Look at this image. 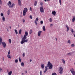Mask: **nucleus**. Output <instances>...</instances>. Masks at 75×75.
<instances>
[{"instance_id": "obj_1", "label": "nucleus", "mask_w": 75, "mask_h": 75, "mask_svg": "<svg viewBox=\"0 0 75 75\" xmlns=\"http://www.w3.org/2000/svg\"><path fill=\"white\" fill-rule=\"evenodd\" d=\"M25 35L23 36V37L22 38L21 41V44H23L25 42H27L28 41V40L27 39V36H28V33L27 32L25 31Z\"/></svg>"}, {"instance_id": "obj_2", "label": "nucleus", "mask_w": 75, "mask_h": 75, "mask_svg": "<svg viewBox=\"0 0 75 75\" xmlns=\"http://www.w3.org/2000/svg\"><path fill=\"white\" fill-rule=\"evenodd\" d=\"M28 11V9L27 8H25L23 9V16H25V14H26V13Z\"/></svg>"}, {"instance_id": "obj_3", "label": "nucleus", "mask_w": 75, "mask_h": 75, "mask_svg": "<svg viewBox=\"0 0 75 75\" xmlns=\"http://www.w3.org/2000/svg\"><path fill=\"white\" fill-rule=\"evenodd\" d=\"M70 71L71 72V73L72 74V75H75V72L74 70L73 69V68H72L70 69Z\"/></svg>"}, {"instance_id": "obj_4", "label": "nucleus", "mask_w": 75, "mask_h": 75, "mask_svg": "<svg viewBox=\"0 0 75 75\" xmlns=\"http://www.w3.org/2000/svg\"><path fill=\"white\" fill-rule=\"evenodd\" d=\"M40 11L41 13H44V10L43 7H41L40 8Z\"/></svg>"}, {"instance_id": "obj_5", "label": "nucleus", "mask_w": 75, "mask_h": 75, "mask_svg": "<svg viewBox=\"0 0 75 75\" xmlns=\"http://www.w3.org/2000/svg\"><path fill=\"white\" fill-rule=\"evenodd\" d=\"M59 71H60L59 73L61 74H62V71H63V68H62V67H60Z\"/></svg>"}, {"instance_id": "obj_6", "label": "nucleus", "mask_w": 75, "mask_h": 75, "mask_svg": "<svg viewBox=\"0 0 75 75\" xmlns=\"http://www.w3.org/2000/svg\"><path fill=\"white\" fill-rule=\"evenodd\" d=\"M7 5L8 6H9V8H12L13 7H14V6L15 4H13L11 6V5H9V4L8 3L7 4Z\"/></svg>"}, {"instance_id": "obj_7", "label": "nucleus", "mask_w": 75, "mask_h": 75, "mask_svg": "<svg viewBox=\"0 0 75 75\" xmlns=\"http://www.w3.org/2000/svg\"><path fill=\"white\" fill-rule=\"evenodd\" d=\"M2 45L4 48H6V44L5 42H2Z\"/></svg>"}, {"instance_id": "obj_8", "label": "nucleus", "mask_w": 75, "mask_h": 75, "mask_svg": "<svg viewBox=\"0 0 75 75\" xmlns=\"http://www.w3.org/2000/svg\"><path fill=\"white\" fill-rule=\"evenodd\" d=\"M52 65V64L51 63V62H48L47 66L48 68V67H49L50 66V65Z\"/></svg>"}, {"instance_id": "obj_9", "label": "nucleus", "mask_w": 75, "mask_h": 75, "mask_svg": "<svg viewBox=\"0 0 75 75\" xmlns=\"http://www.w3.org/2000/svg\"><path fill=\"white\" fill-rule=\"evenodd\" d=\"M18 5L19 6H20L21 7L22 5H21V0H18Z\"/></svg>"}, {"instance_id": "obj_10", "label": "nucleus", "mask_w": 75, "mask_h": 75, "mask_svg": "<svg viewBox=\"0 0 75 75\" xmlns=\"http://www.w3.org/2000/svg\"><path fill=\"white\" fill-rule=\"evenodd\" d=\"M42 32V31H41L40 30L38 32V37H40L41 36V33Z\"/></svg>"}, {"instance_id": "obj_11", "label": "nucleus", "mask_w": 75, "mask_h": 75, "mask_svg": "<svg viewBox=\"0 0 75 75\" xmlns=\"http://www.w3.org/2000/svg\"><path fill=\"white\" fill-rule=\"evenodd\" d=\"M38 18H37L35 21V23L36 24H37V22H38Z\"/></svg>"}, {"instance_id": "obj_12", "label": "nucleus", "mask_w": 75, "mask_h": 75, "mask_svg": "<svg viewBox=\"0 0 75 75\" xmlns=\"http://www.w3.org/2000/svg\"><path fill=\"white\" fill-rule=\"evenodd\" d=\"M75 52V51H73L71 52H70L67 54V55H72L73 53Z\"/></svg>"}, {"instance_id": "obj_13", "label": "nucleus", "mask_w": 75, "mask_h": 75, "mask_svg": "<svg viewBox=\"0 0 75 75\" xmlns=\"http://www.w3.org/2000/svg\"><path fill=\"white\" fill-rule=\"evenodd\" d=\"M47 70H48V68H47V66H46L45 68V70L44 71V73H45V72H46L47 71Z\"/></svg>"}, {"instance_id": "obj_14", "label": "nucleus", "mask_w": 75, "mask_h": 75, "mask_svg": "<svg viewBox=\"0 0 75 75\" xmlns=\"http://www.w3.org/2000/svg\"><path fill=\"white\" fill-rule=\"evenodd\" d=\"M52 13L54 16H55V14H56V12H55V11H53L52 12Z\"/></svg>"}, {"instance_id": "obj_15", "label": "nucleus", "mask_w": 75, "mask_h": 75, "mask_svg": "<svg viewBox=\"0 0 75 75\" xmlns=\"http://www.w3.org/2000/svg\"><path fill=\"white\" fill-rule=\"evenodd\" d=\"M66 28H67V32H68V31H69V27H68V25H66Z\"/></svg>"}, {"instance_id": "obj_16", "label": "nucleus", "mask_w": 75, "mask_h": 75, "mask_svg": "<svg viewBox=\"0 0 75 75\" xmlns=\"http://www.w3.org/2000/svg\"><path fill=\"white\" fill-rule=\"evenodd\" d=\"M41 67L42 69H43L44 68V64H41Z\"/></svg>"}, {"instance_id": "obj_17", "label": "nucleus", "mask_w": 75, "mask_h": 75, "mask_svg": "<svg viewBox=\"0 0 75 75\" xmlns=\"http://www.w3.org/2000/svg\"><path fill=\"white\" fill-rule=\"evenodd\" d=\"M52 66H53L52 65L50 66H49L48 68L50 69H51L52 68V67H53Z\"/></svg>"}, {"instance_id": "obj_18", "label": "nucleus", "mask_w": 75, "mask_h": 75, "mask_svg": "<svg viewBox=\"0 0 75 75\" xmlns=\"http://www.w3.org/2000/svg\"><path fill=\"white\" fill-rule=\"evenodd\" d=\"M75 16H73V18L72 19V22H74V21H75Z\"/></svg>"}, {"instance_id": "obj_19", "label": "nucleus", "mask_w": 75, "mask_h": 75, "mask_svg": "<svg viewBox=\"0 0 75 75\" xmlns=\"http://www.w3.org/2000/svg\"><path fill=\"white\" fill-rule=\"evenodd\" d=\"M37 1H35V2L34 5L35 6H37Z\"/></svg>"}, {"instance_id": "obj_20", "label": "nucleus", "mask_w": 75, "mask_h": 75, "mask_svg": "<svg viewBox=\"0 0 75 75\" xmlns=\"http://www.w3.org/2000/svg\"><path fill=\"white\" fill-rule=\"evenodd\" d=\"M2 19L4 22L5 21V17H4V16H3L2 17Z\"/></svg>"}, {"instance_id": "obj_21", "label": "nucleus", "mask_w": 75, "mask_h": 75, "mask_svg": "<svg viewBox=\"0 0 75 75\" xmlns=\"http://www.w3.org/2000/svg\"><path fill=\"white\" fill-rule=\"evenodd\" d=\"M43 30L44 31H45V27L44 26H43Z\"/></svg>"}, {"instance_id": "obj_22", "label": "nucleus", "mask_w": 75, "mask_h": 75, "mask_svg": "<svg viewBox=\"0 0 75 75\" xmlns=\"http://www.w3.org/2000/svg\"><path fill=\"white\" fill-rule=\"evenodd\" d=\"M7 57L8 58H10L11 59V56L10 55V54L8 55H7Z\"/></svg>"}, {"instance_id": "obj_23", "label": "nucleus", "mask_w": 75, "mask_h": 75, "mask_svg": "<svg viewBox=\"0 0 75 75\" xmlns=\"http://www.w3.org/2000/svg\"><path fill=\"white\" fill-rule=\"evenodd\" d=\"M12 74V71H9L8 73V75H11Z\"/></svg>"}, {"instance_id": "obj_24", "label": "nucleus", "mask_w": 75, "mask_h": 75, "mask_svg": "<svg viewBox=\"0 0 75 75\" xmlns=\"http://www.w3.org/2000/svg\"><path fill=\"white\" fill-rule=\"evenodd\" d=\"M32 33H33V30H32V29H30L29 32V33L30 34H32Z\"/></svg>"}, {"instance_id": "obj_25", "label": "nucleus", "mask_w": 75, "mask_h": 75, "mask_svg": "<svg viewBox=\"0 0 75 75\" xmlns=\"http://www.w3.org/2000/svg\"><path fill=\"white\" fill-rule=\"evenodd\" d=\"M21 65L22 67H24V62H22Z\"/></svg>"}, {"instance_id": "obj_26", "label": "nucleus", "mask_w": 75, "mask_h": 75, "mask_svg": "<svg viewBox=\"0 0 75 75\" xmlns=\"http://www.w3.org/2000/svg\"><path fill=\"white\" fill-rule=\"evenodd\" d=\"M19 61L20 62H21V59H20V57H19L18 58Z\"/></svg>"}, {"instance_id": "obj_27", "label": "nucleus", "mask_w": 75, "mask_h": 75, "mask_svg": "<svg viewBox=\"0 0 75 75\" xmlns=\"http://www.w3.org/2000/svg\"><path fill=\"white\" fill-rule=\"evenodd\" d=\"M10 11L8 10L7 12V14L8 15H9L10 14Z\"/></svg>"}, {"instance_id": "obj_28", "label": "nucleus", "mask_w": 75, "mask_h": 75, "mask_svg": "<svg viewBox=\"0 0 75 75\" xmlns=\"http://www.w3.org/2000/svg\"><path fill=\"white\" fill-rule=\"evenodd\" d=\"M15 31L16 34H18V32H17V30L15 29Z\"/></svg>"}, {"instance_id": "obj_29", "label": "nucleus", "mask_w": 75, "mask_h": 75, "mask_svg": "<svg viewBox=\"0 0 75 75\" xmlns=\"http://www.w3.org/2000/svg\"><path fill=\"white\" fill-rule=\"evenodd\" d=\"M0 42L1 43L2 42V38H1V37H0Z\"/></svg>"}, {"instance_id": "obj_30", "label": "nucleus", "mask_w": 75, "mask_h": 75, "mask_svg": "<svg viewBox=\"0 0 75 75\" xmlns=\"http://www.w3.org/2000/svg\"><path fill=\"white\" fill-rule=\"evenodd\" d=\"M22 31V30H21V29H20L19 30V34H21V33Z\"/></svg>"}, {"instance_id": "obj_31", "label": "nucleus", "mask_w": 75, "mask_h": 75, "mask_svg": "<svg viewBox=\"0 0 75 75\" xmlns=\"http://www.w3.org/2000/svg\"><path fill=\"white\" fill-rule=\"evenodd\" d=\"M67 43H68V44H71V40H69L67 41Z\"/></svg>"}, {"instance_id": "obj_32", "label": "nucleus", "mask_w": 75, "mask_h": 75, "mask_svg": "<svg viewBox=\"0 0 75 75\" xmlns=\"http://www.w3.org/2000/svg\"><path fill=\"white\" fill-rule=\"evenodd\" d=\"M3 4V2L1 1V0H0V5H2Z\"/></svg>"}, {"instance_id": "obj_33", "label": "nucleus", "mask_w": 75, "mask_h": 75, "mask_svg": "<svg viewBox=\"0 0 75 75\" xmlns=\"http://www.w3.org/2000/svg\"><path fill=\"white\" fill-rule=\"evenodd\" d=\"M62 62L63 64H65V60L64 59H62Z\"/></svg>"}, {"instance_id": "obj_34", "label": "nucleus", "mask_w": 75, "mask_h": 75, "mask_svg": "<svg viewBox=\"0 0 75 75\" xmlns=\"http://www.w3.org/2000/svg\"><path fill=\"white\" fill-rule=\"evenodd\" d=\"M8 41L9 42V43H11V40L9 39L8 40Z\"/></svg>"}, {"instance_id": "obj_35", "label": "nucleus", "mask_w": 75, "mask_h": 75, "mask_svg": "<svg viewBox=\"0 0 75 75\" xmlns=\"http://www.w3.org/2000/svg\"><path fill=\"white\" fill-rule=\"evenodd\" d=\"M75 46V45H74V44H72L71 45V47H74Z\"/></svg>"}, {"instance_id": "obj_36", "label": "nucleus", "mask_w": 75, "mask_h": 75, "mask_svg": "<svg viewBox=\"0 0 75 75\" xmlns=\"http://www.w3.org/2000/svg\"><path fill=\"white\" fill-rule=\"evenodd\" d=\"M15 62L16 63H17L18 62V59H16L15 60Z\"/></svg>"}, {"instance_id": "obj_37", "label": "nucleus", "mask_w": 75, "mask_h": 75, "mask_svg": "<svg viewBox=\"0 0 75 75\" xmlns=\"http://www.w3.org/2000/svg\"><path fill=\"white\" fill-rule=\"evenodd\" d=\"M1 17H3V16H4V14H3V13H1Z\"/></svg>"}, {"instance_id": "obj_38", "label": "nucleus", "mask_w": 75, "mask_h": 75, "mask_svg": "<svg viewBox=\"0 0 75 75\" xmlns=\"http://www.w3.org/2000/svg\"><path fill=\"white\" fill-rule=\"evenodd\" d=\"M52 75H57V74H56V73L54 72V73H53L52 74Z\"/></svg>"}, {"instance_id": "obj_39", "label": "nucleus", "mask_w": 75, "mask_h": 75, "mask_svg": "<svg viewBox=\"0 0 75 75\" xmlns=\"http://www.w3.org/2000/svg\"><path fill=\"white\" fill-rule=\"evenodd\" d=\"M40 75H42V71L41 70L40 71Z\"/></svg>"}, {"instance_id": "obj_40", "label": "nucleus", "mask_w": 75, "mask_h": 75, "mask_svg": "<svg viewBox=\"0 0 75 75\" xmlns=\"http://www.w3.org/2000/svg\"><path fill=\"white\" fill-rule=\"evenodd\" d=\"M59 3H60V5H61V0H59Z\"/></svg>"}, {"instance_id": "obj_41", "label": "nucleus", "mask_w": 75, "mask_h": 75, "mask_svg": "<svg viewBox=\"0 0 75 75\" xmlns=\"http://www.w3.org/2000/svg\"><path fill=\"white\" fill-rule=\"evenodd\" d=\"M71 33H74V30H73V29H71Z\"/></svg>"}, {"instance_id": "obj_42", "label": "nucleus", "mask_w": 75, "mask_h": 75, "mask_svg": "<svg viewBox=\"0 0 75 75\" xmlns=\"http://www.w3.org/2000/svg\"><path fill=\"white\" fill-rule=\"evenodd\" d=\"M22 55L23 56V57H24L25 56V53H23Z\"/></svg>"}, {"instance_id": "obj_43", "label": "nucleus", "mask_w": 75, "mask_h": 75, "mask_svg": "<svg viewBox=\"0 0 75 75\" xmlns=\"http://www.w3.org/2000/svg\"><path fill=\"white\" fill-rule=\"evenodd\" d=\"M9 4L10 5H11V1H9L8 2Z\"/></svg>"}, {"instance_id": "obj_44", "label": "nucleus", "mask_w": 75, "mask_h": 75, "mask_svg": "<svg viewBox=\"0 0 75 75\" xmlns=\"http://www.w3.org/2000/svg\"><path fill=\"white\" fill-rule=\"evenodd\" d=\"M50 22H52V19L51 18H50L49 20Z\"/></svg>"}, {"instance_id": "obj_45", "label": "nucleus", "mask_w": 75, "mask_h": 75, "mask_svg": "<svg viewBox=\"0 0 75 75\" xmlns=\"http://www.w3.org/2000/svg\"><path fill=\"white\" fill-rule=\"evenodd\" d=\"M10 50H9L8 53V55H10Z\"/></svg>"}, {"instance_id": "obj_46", "label": "nucleus", "mask_w": 75, "mask_h": 75, "mask_svg": "<svg viewBox=\"0 0 75 75\" xmlns=\"http://www.w3.org/2000/svg\"><path fill=\"white\" fill-rule=\"evenodd\" d=\"M30 19H33V17H32V16L31 15H30Z\"/></svg>"}, {"instance_id": "obj_47", "label": "nucleus", "mask_w": 75, "mask_h": 75, "mask_svg": "<svg viewBox=\"0 0 75 75\" xmlns=\"http://www.w3.org/2000/svg\"><path fill=\"white\" fill-rule=\"evenodd\" d=\"M40 23L41 24H43V21H40Z\"/></svg>"}, {"instance_id": "obj_48", "label": "nucleus", "mask_w": 75, "mask_h": 75, "mask_svg": "<svg viewBox=\"0 0 75 75\" xmlns=\"http://www.w3.org/2000/svg\"><path fill=\"white\" fill-rule=\"evenodd\" d=\"M30 11H32V8H31V7L30 8Z\"/></svg>"}, {"instance_id": "obj_49", "label": "nucleus", "mask_w": 75, "mask_h": 75, "mask_svg": "<svg viewBox=\"0 0 75 75\" xmlns=\"http://www.w3.org/2000/svg\"><path fill=\"white\" fill-rule=\"evenodd\" d=\"M23 23H25V20L23 19Z\"/></svg>"}, {"instance_id": "obj_50", "label": "nucleus", "mask_w": 75, "mask_h": 75, "mask_svg": "<svg viewBox=\"0 0 75 75\" xmlns=\"http://www.w3.org/2000/svg\"><path fill=\"white\" fill-rule=\"evenodd\" d=\"M52 25H52V24H51L50 25V27H51V26H52Z\"/></svg>"}, {"instance_id": "obj_51", "label": "nucleus", "mask_w": 75, "mask_h": 75, "mask_svg": "<svg viewBox=\"0 0 75 75\" xmlns=\"http://www.w3.org/2000/svg\"><path fill=\"white\" fill-rule=\"evenodd\" d=\"M42 3L41 2L40 3V5H42Z\"/></svg>"}, {"instance_id": "obj_52", "label": "nucleus", "mask_w": 75, "mask_h": 75, "mask_svg": "<svg viewBox=\"0 0 75 75\" xmlns=\"http://www.w3.org/2000/svg\"><path fill=\"white\" fill-rule=\"evenodd\" d=\"M0 71H2V69L0 68Z\"/></svg>"}, {"instance_id": "obj_53", "label": "nucleus", "mask_w": 75, "mask_h": 75, "mask_svg": "<svg viewBox=\"0 0 75 75\" xmlns=\"http://www.w3.org/2000/svg\"><path fill=\"white\" fill-rule=\"evenodd\" d=\"M55 40H56V41H57V38H55Z\"/></svg>"}, {"instance_id": "obj_54", "label": "nucleus", "mask_w": 75, "mask_h": 75, "mask_svg": "<svg viewBox=\"0 0 75 75\" xmlns=\"http://www.w3.org/2000/svg\"><path fill=\"white\" fill-rule=\"evenodd\" d=\"M30 61L31 62V61H32V60H31V59H30Z\"/></svg>"}, {"instance_id": "obj_55", "label": "nucleus", "mask_w": 75, "mask_h": 75, "mask_svg": "<svg viewBox=\"0 0 75 75\" xmlns=\"http://www.w3.org/2000/svg\"><path fill=\"white\" fill-rule=\"evenodd\" d=\"M9 28H10V29H11V26H9Z\"/></svg>"}, {"instance_id": "obj_56", "label": "nucleus", "mask_w": 75, "mask_h": 75, "mask_svg": "<svg viewBox=\"0 0 75 75\" xmlns=\"http://www.w3.org/2000/svg\"><path fill=\"white\" fill-rule=\"evenodd\" d=\"M47 1H50V0H47Z\"/></svg>"}, {"instance_id": "obj_57", "label": "nucleus", "mask_w": 75, "mask_h": 75, "mask_svg": "<svg viewBox=\"0 0 75 75\" xmlns=\"http://www.w3.org/2000/svg\"><path fill=\"white\" fill-rule=\"evenodd\" d=\"M45 1H47V0H44Z\"/></svg>"}, {"instance_id": "obj_58", "label": "nucleus", "mask_w": 75, "mask_h": 75, "mask_svg": "<svg viewBox=\"0 0 75 75\" xmlns=\"http://www.w3.org/2000/svg\"><path fill=\"white\" fill-rule=\"evenodd\" d=\"M3 61H4V58H3Z\"/></svg>"}, {"instance_id": "obj_59", "label": "nucleus", "mask_w": 75, "mask_h": 75, "mask_svg": "<svg viewBox=\"0 0 75 75\" xmlns=\"http://www.w3.org/2000/svg\"><path fill=\"white\" fill-rule=\"evenodd\" d=\"M27 71H25V73H27Z\"/></svg>"}, {"instance_id": "obj_60", "label": "nucleus", "mask_w": 75, "mask_h": 75, "mask_svg": "<svg viewBox=\"0 0 75 75\" xmlns=\"http://www.w3.org/2000/svg\"><path fill=\"white\" fill-rule=\"evenodd\" d=\"M22 75H24V73H22Z\"/></svg>"}, {"instance_id": "obj_61", "label": "nucleus", "mask_w": 75, "mask_h": 75, "mask_svg": "<svg viewBox=\"0 0 75 75\" xmlns=\"http://www.w3.org/2000/svg\"><path fill=\"white\" fill-rule=\"evenodd\" d=\"M0 45H1V43H0Z\"/></svg>"}, {"instance_id": "obj_62", "label": "nucleus", "mask_w": 75, "mask_h": 75, "mask_svg": "<svg viewBox=\"0 0 75 75\" xmlns=\"http://www.w3.org/2000/svg\"><path fill=\"white\" fill-rule=\"evenodd\" d=\"M73 35H74V33H73Z\"/></svg>"}, {"instance_id": "obj_63", "label": "nucleus", "mask_w": 75, "mask_h": 75, "mask_svg": "<svg viewBox=\"0 0 75 75\" xmlns=\"http://www.w3.org/2000/svg\"><path fill=\"white\" fill-rule=\"evenodd\" d=\"M7 30H8V29L7 28Z\"/></svg>"}]
</instances>
